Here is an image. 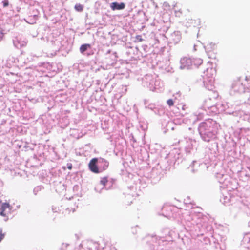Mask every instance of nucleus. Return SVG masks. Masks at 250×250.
Listing matches in <instances>:
<instances>
[{
    "label": "nucleus",
    "mask_w": 250,
    "mask_h": 250,
    "mask_svg": "<svg viewBox=\"0 0 250 250\" xmlns=\"http://www.w3.org/2000/svg\"><path fill=\"white\" fill-rule=\"evenodd\" d=\"M0 214L4 217V221H7L11 214L10 206L8 203H4L1 205Z\"/></svg>",
    "instance_id": "1"
},
{
    "label": "nucleus",
    "mask_w": 250,
    "mask_h": 250,
    "mask_svg": "<svg viewBox=\"0 0 250 250\" xmlns=\"http://www.w3.org/2000/svg\"><path fill=\"white\" fill-rule=\"evenodd\" d=\"M102 243L104 244L103 246H100V243L96 242H89L87 244V247L89 250H99V249H104L105 247V243L102 240Z\"/></svg>",
    "instance_id": "2"
},
{
    "label": "nucleus",
    "mask_w": 250,
    "mask_h": 250,
    "mask_svg": "<svg viewBox=\"0 0 250 250\" xmlns=\"http://www.w3.org/2000/svg\"><path fill=\"white\" fill-rule=\"evenodd\" d=\"M98 162L97 158H93L92 160H90L89 164L88 167L89 168V169L93 172L95 173H98L100 172V171L99 170V168L96 165L97 163Z\"/></svg>",
    "instance_id": "3"
},
{
    "label": "nucleus",
    "mask_w": 250,
    "mask_h": 250,
    "mask_svg": "<svg viewBox=\"0 0 250 250\" xmlns=\"http://www.w3.org/2000/svg\"><path fill=\"white\" fill-rule=\"evenodd\" d=\"M110 7L113 10H115L116 9L122 10L125 8V4L123 2L118 3V2H114L111 4Z\"/></svg>",
    "instance_id": "4"
},
{
    "label": "nucleus",
    "mask_w": 250,
    "mask_h": 250,
    "mask_svg": "<svg viewBox=\"0 0 250 250\" xmlns=\"http://www.w3.org/2000/svg\"><path fill=\"white\" fill-rule=\"evenodd\" d=\"M100 164H101L103 165V170H104L107 168L109 166V163L107 161L104 159H101L99 162Z\"/></svg>",
    "instance_id": "5"
},
{
    "label": "nucleus",
    "mask_w": 250,
    "mask_h": 250,
    "mask_svg": "<svg viewBox=\"0 0 250 250\" xmlns=\"http://www.w3.org/2000/svg\"><path fill=\"white\" fill-rule=\"evenodd\" d=\"M89 44H84L81 46L80 51L82 53H83L88 48H90Z\"/></svg>",
    "instance_id": "6"
},
{
    "label": "nucleus",
    "mask_w": 250,
    "mask_h": 250,
    "mask_svg": "<svg viewBox=\"0 0 250 250\" xmlns=\"http://www.w3.org/2000/svg\"><path fill=\"white\" fill-rule=\"evenodd\" d=\"M108 182V179L107 177H104L101 179L100 181V184L103 186L104 188H105L107 183Z\"/></svg>",
    "instance_id": "7"
},
{
    "label": "nucleus",
    "mask_w": 250,
    "mask_h": 250,
    "mask_svg": "<svg viewBox=\"0 0 250 250\" xmlns=\"http://www.w3.org/2000/svg\"><path fill=\"white\" fill-rule=\"evenodd\" d=\"M61 250H70L69 244L67 243H63L62 245Z\"/></svg>",
    "instance_id": "8"
},
{
    "label": "nucleus",
    "mask_w": 250,
    "mask_h": 250,
    "mask_svg": "<svg viewBox=\"0 0 250 250\" xmlns=\"http://www.w3.org/2000/svg\"><path fill=\"white\" fill-rule=\"evenodd\" d=\"M75 9L77 11L82 12L83 10V6L80 4H77L75 6Z\"/></svg>",
    "instance_id": "9"
},
{
    "label": "nucleus",
    "mask_w": 250,
    "mask_h": 250,
    "mask_svg": "<svg viewBox=\"0 0 250 250\" xmlns=\"http://www.w3.org/2000/svg\"><path fill=\"white\" fill-rule=\"evenodd\" d=\"M144 41V39L142 38L141 35H137L135 37V42H141Z\"/></svg>",
    "instance_id": "10"
},
{
    "label": "nucleus",
    "mask_w": 250,
    "mask_h": 250,
    "mask_svg": "<svg viewBox=\"0 0 250 250\" xmlns=\"http://www.w3.org/2000/svg\"><path fill=\"white\" fill-rule=\"evenodd\" d=\"M167 104L170 106H173L174 105V102L172 99L167 100Z\"/></svg>",
    "instance_id": "11"
},
{
    "label": "nucleus",
    "mask_w": 250,
    "mask_h": 250,
    "mask_svg": "<svg viewBox=\"0 0 250 250\" xmlns=\"http://www.w3.org/2000/svg\"><path fill=\"white\" fill-rule=\"evenodd\" d=\"M75 250H85L83 247L82 244H80L78 246L75 248Z\"/></svg>",
    "instance_id": "12"
},
{
    "label": "nucleus",
    "mask_w": 250,
    "mask_h": 250,
    "mask_svg": "<svg viewBox=\"0 0 250 250\" xmlns=\"http://www.w3.org/2000/svg\"><path fill=\"white\" fill-rule=\"evenodd\" d=\"M2 3L4 7H7L9 5V2L8 0H4L2 1Z\"/></svg>",
    "instance_id": "13"
},
{
    "label": "nucleus",
    "mask_w": 250,
    "mask_h": 250,
    "mask_svg": "<svg viewBox=\"0 0 250 250\" xmlns=\"http://www.w3.org/2000/svg\"><path fill=\"white\" fill-rule=\"evenodd\" d=\"M4 33L3 32V31L1 29H0V41H1L3 37Z\"/></svg>",
    "instance_id": "14"
},
{
    "label": "nucleus",
    "mask_w": 250,
    "mask_h": 250,
    "mask_svg": "<svg viewBox=\"0 0 250 250\" xmlns=\"http://www.w3.org/2000/svg\"><path fill=\"white\" fill-rule=\"evenodd\" d=\"M4 235L2 233V231L0 230V242L3 239Z\"/></svg>",
    "instance_id": "15"
},
{
    "label": "nucleus",
    "mask_w": 250,
    "mask_h": 250,
    "mask_svg": "<svg viewBox=\"0 0 250 250\" xmlns=\"http://www.w3.org/2000/svg\"><path fill=\"white\" fill-rule=\"evenodd\" d=\"M72 166L71 164H70V165L68 166V168L70 170L72 169Z\"/></svg>",
    "instance_id": "16"
},
{
    "label": "nucleus",
    "mask_w": 250,
    "mask_h": 250,
    "mask_svg": "<svg viewBox=\"0 0 250 250\" xmlns=\"http://www.w3.org/2000/svg\"><path fill=\"white\" fill-rule=\"evenodd\" d=\"M34 17L36 19L37 18V16L36 15L34 16Z\"/></svg>",
    "instance_id": "17"
}]
</instances>
